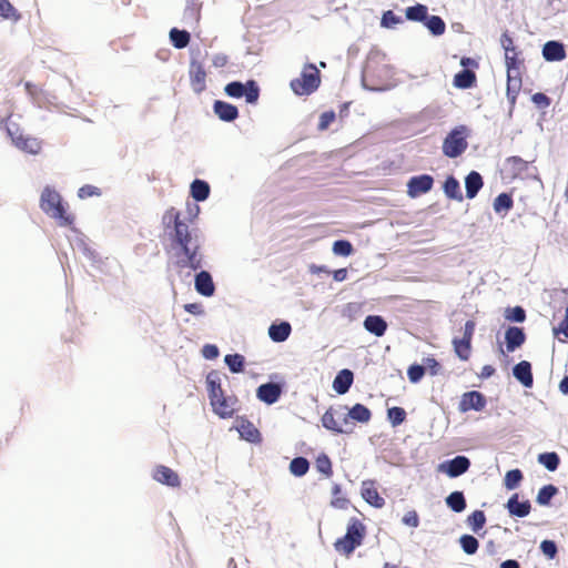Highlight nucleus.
<instances>
[{"mask_svg":"<svg viewBox=\"0 0 568 568\" xmlns=\"http://www.w3.org/2000/svg\"><path fill=\"white\" fill-rule=\"evenodd\" d=\"M197 215H174V227L171 233L172 241L183 251L184 257L178 261L180 267L197 270L202 266V256L199 253V230L195 226Z\"/></svg>","mask_w":568,"mask_h":568,"instance_id":"1","label":"nucleus"},{"mask_svg":"<svg viewBox=\"0 0 568 568\" xmlns=\"http://www.w3.org/2000/svg\"><path fill=\"white\" fill-rule=\"evenodd\" d=\"M365 535V525L358 518L352 517L348 520L346 534L334 542L335 550L348 557L362 545Z\"/></svg>","mask_w":568,"mask_h":568,"instance_id":"2","label":"nucleus"},{"mask_svg":"<svg viewBox=\"0 0 568 568\" xmlns=\"http://www.w3.org/2000/svg\"><path fill=\"white\" fill-rule=\"evenodd\" d=\"M321 84V73L314 63L304 65L301 75L291 81V89L297 95H308Z\"/></svg>","mask_w":568,"mask_h":568,"instance_id":"3","label":"nucleus"},{"mask_svg":"<svg viewBox=\"0 0 568 568\" xmlns=\"http://www.w3.org/2000/svg\"><path fill=\"white\" fill-rule=\"evenodd\" d=\"M466 128L458 126L453 129L443 142V153L448 158H457L462 155L467 146L468 142L466 140Z\"/></svg>","mask_w":568,"mask_h":568,"instance_id":"4","label":"nucleus"},{"mask_svg":"<svg viewBox=\"0 0 568 568\" xmlns=\"http://www.w3.org/2000/svg\"><path fill=\"white\" fill-rule=\"evenodd\" d=\"M225 93L231 98H245L250 104H255L260 98V88L254 80H248L246 83L239 81L230 82L224 88Z\"/></svg>","mask_w":568,"mask_h":568,"instance_id":"5","label":"nucleus"},{"mask_svg":"<svg viewBox=\"0 0 568 568\" xmlns=\"http://www.w3.org/2000/svg\"><path fill=\"white\" fill-rule=\"evenodd\" d=\"M40 207L45 213H65L69 205L57 190L45 186L41 193Z\"/></svg>","mask_w":568,"mask_h":568,"instance_id":"6","label":"nucleus"},{"mask_svg":"<svg viewBox=\"0 0 568 568\" xmlns=\"http://www.w3.org/2000/svg\"><path fill=\"white\" fill-rule=\"evenodd\" d=\"M346 414H339L333 407H329L322 416L323 426L337 434H349L353 430L352 423L347 422Z\"/></svg>","mask_w":568,"mask_h":568,"instance_id":"7","label":"nucleus"},{"mask_svg":"<svg viewBox=\"0 0 568 568\" xmlns=\"http://www.w3.org/2000/svg\"><path fill=\"white\" fill-rule=\"evenodd\" d=\"M486 404V397L480 392L470 390L463 394L458 409L462 413H466L468 410L480 412L485 408Z\"/></svg>","mask_w":568,"mask_h":568,"instance_id":"8","label":"nucleus"},{"mask_svg":"<svg viewBox=\"0 0 568 568\" xmlns=\"http://www.w3.org/2000/svg\"><path fill=\"white\" fill-rule=\"evenodd\" d=\"M434 179L428 174L416 175L407 182V193L412 197H417L432 190Z\"/></svg>","mask_w":568,"mask_h":568,"instance_id":"9","label":"nucleus"},{"mask_svg":"<svg viewBox=\"0 0 568 568\" xmlns=\"http://www.w3.org/2000/svg\"><path fill=\"white\" fill-rule=\"evenodd\" d=\"M470 467V460L466 456H456L455 458L440 464L439 469L448 477L455 478L465 474Z\"/></svg>","mask_w":568,"mask_h":568,"instance_id":"10","label":"nucleus"},{"mask_svg":"<svg viewBox=\"0 0 568 568\" xmlns=\"http://www.w3.org/2000/svg\"><path fill=\"white\" fill-rule=\"evenodd\" d=\"M152 478L155 481L172 488H178L181 486V480L178 473L164 465L155 466L152 473Z\"/></svg>","mask_w":568,"mask_h":568,"instance_id":"11","label":"nucleus"},{"mask_svg":"<svg viewBox=\"0 0 568 568\" xmlns=\"http://www.w3.org/2000/svg\"><path fill=\"white\" fill-rule=\"evenodd\" d=\"M361 494L364 500L375 508H382L385 499L379 495L374 480H364L361 487Z\"/></svg>","mask_w":568,"mask_h":568,"instance_id":"12","label":"nucleus"},{"mask_svg":"<svg viewBox=\"0 0 568 568\" xmlns=\"http://www.w3.org/2000/svg\"><path fill=\"white\" fill-rule=\"evenodd\" d=\"M281 394L282 387L276 383H265L260 385L256 389V397L267 405L276 403Z\"/></svg>","mask_w":568,"mask_h":568,"instance_id":"13","label":"nucleus"},{"mask_svg":"<svg viewBox=\"0 0 568 568\" xmlns=\"http://www.w3.org/2000/svg\"><path fill=\"white\" fill-rule=\"evenodd\" d=\"M190 82L196 93H201L206 87V72L202 63L192 61L190 65Z\"/></svg>","mask_w":568,"mask_h":568,"instance_id":"14","label":"nucleus"},{"mask_svg":"<svg viewBox=\"0 0 568 568\" xmlns=\"http://www.w3.org/2000/svg\"><path fill=\"white\" fill-rule=\"evenodd\" d=\"M521 89V78L517 69H507V99L511 106L515 105L517 95Z\"/></svg>","mask_w":568,"mask_h":568,"instance_id":"15","label":"nucleus"},{"mask_svg":"<svg viewBox=\"0 0 568 568\" xmlns=\"http://www.w3.org/2000/svg\"><path fill=\"white\" fill-rule=\"evenodd\" d=\"M500 43L503 49L505 50V64L507 69H517L519 64L518 53L510 54V51H514L515 43L510 34L506 31L501 34Z\"/></svg>","mask_w":568,"mask_h":568,"instance_id":"16","label":"nucleus"},{"mask_svg":"<svg viewBox=\"0 0 568 568\" xmlns=\"http://www.w3.org/2000/svg\"><path fill=\"white\" fill-rule=\"evenodd\" d=\"M506 508L511 516L526 517L530 514L531 505L529 500L519 501L518 494H514L508 499Z\"/></svg>","mask_w":568,"mask_h":568,"instance_id":"17","label":"nucleus"},{"mask_svg":"<svg viewBox=\"0 0 568 568\" xmlns=\"http://www.w3.org/2000/svg\"><path fill=\"white\" fill-rule=\"evenodd\" d=\"M213 412L221 418L232 417L234 414V402L224 394L221 397L210 402Z\"/></svg>","mask_w":568,"mask_h":568,"instance_id":"18","label":"nucleus"},{"mask_svg":"<svg viewBox=\"0 0 568 568\" xmlns=\"http://www.w3.org/2000/svg\"><path fill=\"white\" fill-rule=\"evenodd\" d=\"M505 339L507 351L514 352L516 348L520 347L525 343L526 335L521 327L509 326L506 329Z\"/></svg>","mask_w":568,"mask_h":568,"instance_id":"19","label":"nucleus"},{"mask_svg":"<svg viewBox=\"0 0 568 568\" xmlns=\"http://www.w3.org/2000/svg\"><path fill=\"white\" fill-rule=\"evenodd\" d=\"M12 141L17 148L30 154H38L42 149L41 141L33 136L18 135L12 138Z\"/></svg>","mask_w":568,"mask_h":568,"instance_id":"20","label":"nucleus"},{"mask_svg":"<svg viewBox=\"0 0 568 568\" xmlns=\"http://www.w3.org/2000/svg\"><path fill=\"white\" fill-rule=\"evenodd\" d=\"M215 114L225 122H232L239 116V110L235 105L224 102L215 101L213 105Z\"/></svg>","mask_w":568,"mask_h":568,"instance_id":"21","label":"nucleus"},{"mask_svg":"<svg viewBox=\"0 0 568 568\" xmlns=\"http://www.w3.org/2000/svg\"><path fill=\"white\" fill-rule=\"evenodd\" d=\"M195 290L203 296H212L215 291V286L212 276L206 271H201L195 276Z\"/></svg>","mask_w":568,"mask_h":568,"instance_id":"22","label":"nucleus"},{"mask_svg":"<svg viewBox=\"0 0 568 568\" xmlns=\"http://www.w3.org/2000/svg\"><path fill=\"white\" fill-rule=\"evenodd\" d=\"M542 55L547 61H561L566 58L565 47L558 41H548L544 44Z\"/></svg>","mask_w":568,"mask_h":568,"instance_id":"23","label":"nucleus"},{"mask_svg":"<svg viewBox=\"0 0 568 568\" xmlns=\"http://www.w3.org/2000/svg\"><path fill=\"white\" fill-rule=\"evenodd\" d=\"M354 381L353 372L345 368L338 372V374L335 376L333 381V388L334 390L343 395L348 392L349 387L352 386Z\"/></svg>","mask_w":568,"mask_h":568,"instance_id":"24","label":"nucleus"},{"mask_svg":"<svg viewBox=\"0 0 568 568\" xmlns=\"http://www.w3.org/2000/svg\"><path fill=\"white\" fill-rule=\"evenodd\" d=\"M514 376L525 386L531 387L534 384V377L531 373V365L527 361H521L515 365L513 369Z\"/></svg>","mask_w":568,"mask_h":568,"instance_id":"25","label":"nucleus"},{"mask_svg":"<svg viewBox=\"0 0 568 568\" xmlns=\"http://www.w3.org/2000/svg\"><path fill=\"white\" fill-rule=\"evenodd\" d=\"M364 327L369 333L374 334L377 337H381L385 334L387 329V323L379 315H368L364 321Z\"/></svg>","mask_w":568,"mask_h":568,"instance_id":"26","label":"nucleus"},{"mask_svg":"<svg viewBox=\"0 0 568 568\" xmlns=\"http://www.w3.org/2000/svg\"><path fill=\"white\" fill-rule=\"evenodd\" d=\"M345 416H347V422L352 419L365 424L371 420L372 412L365 405L357 403L348 410Z\"/></svg>","mask_w":568,"mask_h":568,"instance_id":"27","label":"nucleus"},{"mask_svg":"<svg viewBox=\"0 0 568 568\" xmlns=\"http://www.w3.org/2000/svg\"><path fill=\"white\" fill-rule=\"evenodd\" d=\"M206 386L210 402L221 397L224 394L221 386V378L216 372H211L207 374Z\"/></svg>","mask_w":568,"mask_h":568,"instance_id":"28","label":"nucleus"},{"mask_svg":"<svg viewBox=\"0 0 568 568\" xmlns=\"http://www.w3.org/2000/svg\"><path fill=\"white\" fill-rule=\"evenodd\" d=\"M291 331L290 323L282 322L280 324H272L268 328V335L274 342H284L288 338Z\"/></svg>","mask_w":568,"mask_h":568,"instance_id":"29","label":"nucleus"},{"mask_svg":"<svg viewBox=\"0 0 568 568\" xmlns=\"http://www.w3.org/2000/svg\"><path fill=\"white\" fill-rule=\"evenodd\" d=\"M465 185L467 197L473 199L483 187L481 175L476 171H471L465 179Z\"/></svg>","mask_w":568,"mask_h":568,"instance_id":"30","label":"nucleus"},{"mask_svg":"<svg viewBox=\"0 0 568 568\" xmlns=\"http://www.w3.org/2000/svg\"><path fill=\"white\" fill-rule=\"evenodd\" d=\"M454 352L462 361H468L471 355V341L467 338L453 339Z\"/></svg>","mask_w":568,"mask_h":568,"instance_id":"31","label":"nucleus"},{"mask_svg":"<svg viewBox=\"0 0 568 568\" xmlns=\"http://www.w3.org/2000/svg\"><path fill=\"white\" fill-rule=\"evenodd\" d=\"M476 82V74L470 70H462L454 77V85L459 89L471 88Z\"/></svg>","mask_w":568,"mask_h":568,"instance_id":"32","label":"nucleus"},{"mask_svg":"<svg viewBox=\"0 0 568 568\" xmlns=\"http://www.w3.org/2000/svg\"><path fill=\"white\" fill-rule=\"evenodd\" d=\"M191 195L195 201H204L210 195V185L203 180H194L191 184Z\"/></svg>","mask_w":568,"mask_h":568,"instance_id":"33","label":"nucleus"},{"mask_svg":"<svg viewBox=\"0 0 568 568\" xmlns=\"http://www.w3.org/2000/svg\"><path fill=\"white\" fill-rule=\"evenodd\" d=\"M170 40L174 48L183 49L187 47L191 40V36L185 30H179L176 28L171 29L170 31Z\"/></svg>","mask_w":568,"mask_h":568,"instance_id":"34","label":"nucleus"},{"mask_svg":"<svg viewBox=\"0 0 568 568\" xmlns=\"http://www.w3.org/2000/svg\"><path fill=\"white\" fill-rule=\"evenodd\" d=\"M315 468L318 473H321L325 478H331L334 474L333 465L329 457L322 453L315 459Z\"/></svg>","mask_w":568,"mask_h":568,"instance_id":"35","label":"nucleus"},{"mask_svg":"<svg viewBox=\"0 0 568 568\" xmlns=\"http://www.w3.org/2000/svg\"><path fill=\"white\" fill-rule=\"evenodd\" d=\"M446 504L455 513H462L466 508V500L462 491H453L448 495Z\"/></svg>","mask_w":568,"mask_h":568,"instance_id":"36","label":"nucleus"},{"mask_svg":"<svg viewBox=\"0 0 568 568\" xmlns=\"http://www.w3.org/2000/svg\"><path fill=\"white\" fill-rule=\"evenodd\" d=\"M405 16L410 21H425L427 19V7L420 3L408 7Z\"/></svg>","mask_w":568,"mask_h":568,"instance_id":"37","label":"nucleus"},{"mask_svg":"<svg viewBox=\"0 0 568 568\" xmlns=\"http://www.w3.org/2000/svg\"><path fill=\"white\" fill-rule=\"evenodd\" d=\"M444 192L450 199L459 201L463 199L459 182L452 175L448 176L444 183Z\"/></svg>","mask_w":568,"mask_h":568,"instance_id":"38","label":"nucleus"},{"mask_svg":"<svg viewBox=\"0 0 568 568\" xmlns=\"http://www.w3.org/2000/svg\"><path fill=\"white\" fill-rule=\"evenodd\" d=\"M310 469V463L305 457H295L290 463V471L296 476H304Z\"/></svg>","mask_w":568,"mask_h":568,"instance_id":"39","label":"nucleus"},{"mask_svg":"<svg viewBox=\"0 0 568 568\" xmlns=\"http://www.w3.org/2000/svg\"><path fill=\"white\" fill-rule=\"evenodd\" d=\"M348 499L342 496V487L339 484L332 486V500L331 505L337 509H345L348 506Z\"/></svg>","mask_w":568,"mask_h":568,"instance_id":"40","label":"nucleus"},{"mask_svg":"<svg viewBox=\"0 0 568 568\" xmlns=\"http://www.w3.org/2000/svg\"><path fill=\"white\" fill-rule=\"evenodd\" d=\"M425 24L434 36H442L446 30L444 20L438 16L427 17Z\"/></svg>","mask_w":568,"mask_h":568,"instance_id":"41","label":"nucleus"},{"mask_svg":"<svg viewBox=\"0 0 568 568\" xmlns=\"http://www.w3.org/2000/svg\"><path fill=\"white\" fill-rule=\"evenodd\" d=\"M467 523L474 532H478L486 524L485 513L483 510L473 511L468 516Z\"/></svg>","mask_w":568,"mask_h":568,"instance_id":"42","label":"nucleus"},{"mask_svg":"<svg viewBox=\"0 0 568 568\" xmlns=\"http://www.w3.org/2000/svg\"><path fill=\"white\" fill-rule=\"evenodd\" d=\"M558 493V489L556 486L549 484L544 486L539 489L537 494L536 501L541 505L546 506L550 503L551 498Z\"/></svg>","mask_w":568,"mask_h":568,"instance_id":"43","label":"nucleus"},{"mask_svg":"<svg viewBox=\"0 0 568 568\" xmlns=\"http://www.w3.org/2000/svg\"><path fill=\"white\" fill-rule=\"evenodd\" d=\"M225 364L232 373H241L244 369V356L241 354H229L224 358Z\"/></svg>","mask_w":568,"mask_h":568,"instance_id":"44","label":"nucleus"},{"mask_svg":"<svg viewBox=\"0 0 568 568\" xmlns=\"http://www.w3.org/2000/svg\"><path fill=\"white\" fill-rule=\"evenodd\" d=\"M523 480V473L520 469H511L506 473L504 478V485L508 490L517 488Z\"/></svg>","mask_w":568,"mask_h":568,"instance_id":"45","label":"nucleus"},{"mask_svg":"<svg viewBox=\"0 0 568 568\" xmlns=\"http://www.w3.org/2000/svg\"><path fill=\"white\" fill-rule=\"evenodd\" d=\"M0 16L13 21H18L21 18V14L8 0H0Z\"/></svg>","mask_w":568,"mask_h":568,"instance_id":"46","label":"nucleus"},{"mask_svg":"<svg viewBox=\"0 0 568 568\" xmlns=\"http://www.w3.org/2000/svg\"><path fill=\"white\" fill-rule=\"evenodd\" d=\"M540 464H542L548 470L554 471L559 466V457L556 453H544L538 457Z\"/></svg>","mask_w":568,"mask_h":568,"instance_id":"47","label":"nucleus"},{"mask_svg":"<svg viewBox=\"0 0 568 568\" xmlns=\"http://www.w3.org/2000/svg\"><path fill=\"white\" fill-rule=\"evenodd\" d=\"M388 420L393 426L403 424L406 419V412L402 407L394 406L387 410Z\"/></svg>","mask_w":568,"mask_h":568,"instance_id":"48","label":"nucleus"},{"mask_svg":"<svg viewBox=\"0 0 568 568\" xmlns=\"http://www.w3.org/2000/svg\"><path fill=\"white\" fill-rule=\"evenodd\" d=\"M459 542H460V546L463 548V550L467 554V555H473L477 551L478 549V540L471 536V535H464L460 537L459 539Z\"/></svg>","mask_w":568,"mask_h":568,"instance_id":"49","label":"nucleus"},{"mask_svg":"<svg viewBox=\"0 0 568 568\" xmlns=\"http://www.w3.org/2000/svg\"><path fill=\"white\" fill-rule=\"evenodd\" d=\"M513 206V199L507 193L499 194L494 201V209L496 212L509 211Z\"/></svg>","mask_w":568,"mask_h":568,"instance_id":"50","label":"nucleus"},{"mask_svg":"<svg viewBox=\"0 0 568 568\" xmlns=\"http://www.w3.org/2000/svg\"><path fill=\"white\" fill-rule=\"evenodd\" d=\"M506 165H509L514 174L521 173L528 169V162L519 156H509L506 159Z\"/></svg>","mask_w":568,"mask_h":568,"instance_id":"51","label":"nucleus"},{"mask_svg":"<svg viewBox=\"0 0 568 568\" xmlns=\"http://www.w3.org/2000/svg\"><path fill=\"white\" fill-rule=\"evenodd\" d=\"M333 252L336 255L348 256L353 253V245L346 240H338L333 244Z\"/></svg>","mask_w":568,"mask_h":568,"instance_id":"52","label":"nucleus"},{"mask_svg":"<svg viewBox=\"0 0 568 568\" xmlns=\"http://www.w3.org/2000/svg\"><path fill=\"white\" fill-rule=\"evenodd\" d=\"M505 317L508 321L521 323V322H524L526 320V312H525V310L523 307L515 306V307L506 310Z\"/></svg>","mask_w":568,"mask_h":568,"instance_id":"53","label":"nucleus"},{"mask_svg":"<svg viewBox=\"0 0 568 568\" xmlns=\"http://www.w3.org/2000/svg\"><path fill=\"white\" fill-rule=\"evenodd\" d=\"M425 375V366L414 364L408 367L407 376L412 383H418Z\"/></svg>","mask_w":568,"mask_h":568,"instance_id":"54","label":"nucleus"},{"mask_svg":"<svg viewBox=\"0 0 568 568\" xmlns=\"http://www.w3.org/2000/svg\"><path fill=\"white\" fill-rule=\"evenodd\" d=\"M335 112L334 111H325L323 112L321 115H320V121H318V130L320 131H325L328 129V126L335 121Z\"/></svg>","mask_w":568,"mask_h":568,"instance_id":"55","label":"nucleus"},{"mask_svg":"<svg viewBox=\"0 0 568 568\" xmlns=\"http://www.w3.org/2000/svg\"><path fill=\"white\" fill-rule=\"evenodd\" d=\"M540 549L549 559H554L557 555V546L552 540L541 541Z\"/></svg>","mask_w":568,"mask_h":568,"instance_id":"56","label":"nucleus"},{"mask_svg":"<svg viewBox=\"0 0 568 568\" xmlns=\"http://www.w3.org/2000/svg\"><path fill=\"white\" fill-rule=\"evenodd\" d=\"M101 192L97 186L87 184L79 189L78 195L80 199H88L90 196L100 195Z\"/></svg>","mask_w":568,"mask_h":568,"instance_id":"57","label":"nucleus"},{"mask_svg":"<svg viewBox=\"0 0 568 568\" xmlns=\"http://www.w3.org/2000/svg\"><path fill=\"white\" fill-rule=\"evenodd\" d=\"M403 523L409 527H417L419 525V518L415 510L407 511L403 517Z\"/></svg>","mask_w":568,"mask_h":568,"instance_id":"58","label":"nucleus"},{"mask_svg":"<svg viewBox=\"0 0 568 568\" xmlns=\"http://www.w3.org/2000/svg\"><path fill=\"white\" fill-rule=\"evenodd\" d=\"M400 21V19L398 17H396L394 14L393 11H386L384 14H383V18H382V24L384 27H392L396 23H398Z\"/></svg>","mask_w":568,"mask_h":568,"instance_id":"59","label":"nucleus"},{"mask_svg":"<svg viewBox=\"0 0 568 568\" xmlns=\"http://www.w3.org/2000/svg\"><path fill=\"white\" fill-rule=\"evenodd\" d=\"M532 101L541 108H547L550 104V99L541 92L535 93L532 95Z\"/></svg>","mask_w":568,"mask_h":568,"instance_id":"60","label":"nucleus"},{"mask_svg":"<svg viewBox=\"0 0 568 568\" xmlns=\"http://www.w3.org/2000/svg\"><path fill=\"white\" fill-rule=\"evenodd\" d=\"M202 352L203 356L207 359H214L219 356V348L212 344L205 345Z\"/></svg>","mask_w":568,"mask_h":568,"instance_id":"61","label":"nucleus"},{"mask_svg":"<svg viewBox=\"0 0 568 568\" xmlns=\"http://www.w3.org/2000/svg\"><path fill=\"white\" fill-rule=\"evenodd\" d=\"M476 323L474 321H467L464 326V338L473 339L475 333Z\"/></svg>","mask_w":568,"mask_h":568,"instance_id":"62","label":"nucleus"},{"mask_svg":"<svg viewBox=\"0 0 568 568\" xmlns=\"http://www.w3.org/2000/svg\"><path fill=\"white\" fill-rule=\"evenodd\" d=\"M184 310L193 315H201L203 313L202 305L199 303H189L184 305Z\"/></svg>","mask_w":568,"mask_h":568,"instance_id":"63","label":"nucleus"},{"mask_svg":"<svg viewBox=\"0 0 568 568\" xmlns=\"http://www.w3.org/2000/svg\"><path fill=\"white\" fill-rule=\"evenodd\" d=\"M229 63V59L225 54L223 53H220V54H216L214 55L213 60H212V64L215 67V68H224L226 64Z\"/></svg>","mask_w":568,"mask_h":568,"instance_id":"64","label":"nucleus"}]
</instances>
